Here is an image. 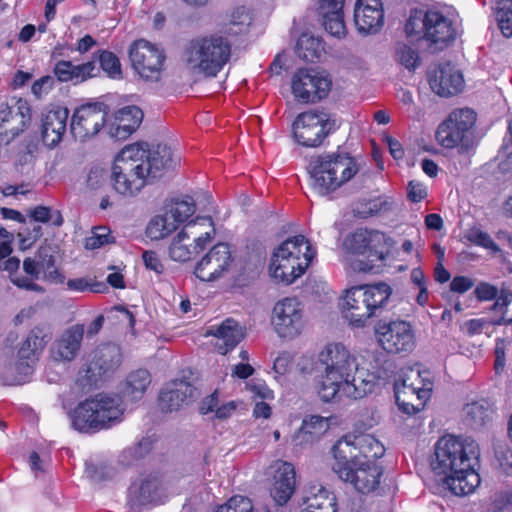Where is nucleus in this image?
I'll use <instances>...</instances> for the list:
<instances>
[{
    "instance_id": "1",
    "label": "nucleus",
    "mask_w": 512,
    "mask_h": 512,
    "mask_svg": "<svg viewBox=\"0 0 512 512\" xmlns=\"http://www.w3.org/2000/svg\"><path fill=\"white\" fill-rule=\"evenodd\" d=\"M319 362L323 371L317 393L323 402L361 399L374 390L380 378L378 371L361 368L357 356L342 343L327 344L319 353Z\"/></svg>"
},
{
    "instance_id": "2",
    "label": "nucleus",
    "mask_w": 512,
    "mask_h": 512,
    "mask_svg": "<svg viewBox=\"0 0 512 512\" xmlns=\"http://www.w3.org/2000/svg\"><path fill=\"white\" fill-rule=\"evenodd\" d=\"M179 155L166 145L150 149L147 144L125 146L115 157L111 173L114 190L123 196L137 195L148 183L173 169Z\"/></svg>"
},
{
    "instance_id": "3",
    "label": "nucleus",
    "mask_w": 512,
    "mask_h": 512,
    "mask_svg": "<svg viewBox=\"0 0 512 512\" xmlns=\"http://www.w3.org/2000/svg\"><path fill=\"white\" fill-rule=\"evenodd\" d=\"M479 456V446L474 440L446 435L435 445L432 468L436 474L443 475V482L451 492L467 495L481 482L476 471Z\"/></svg>"
},
{
    "instance_id": "4",
    "label": "nucleus",
    "mask_w": 512,
    "mask_h": 512,
    "mask_svg": "<svg viewBox=\"0 0 512 512\" xmlns=\"http://www.w3.org/2000/svg\"><path fill=\"white\" fill-rule=\"evenodd\" d=\"M232 41L219 32L190 40L183 51V61L194 74L214 78L230 61Z\"/></svg>"
},
{
    "instance_id": "5",
    "label": "nucleus",
    "mask_w": 512,
    "mask_h": 512,
    "mask_svg": "<svg viewBox=\"0 0 512 512\" xmlns=\"http://www.w3.org/2000/svg\"><path fill=\"white\" fill-rule=\"evenodd\" d=\"M385 282L353 286L345 291L343 315L352 327L363 328L369 320L381 313L392 295Z\"/></svg>"
},
{
    "instance_id": "6",
    "label": "nucleus",
    "mask_w": 512,
    "mask_h": 512,
    "mask_svg": "<svg viewBox=\"0 0 512 512\" xmlns=\"http://www.w3.org/2000/svg\"><path fill=\"white\" fill-rule=\"evenodd\" d=\"M316 256V250L303 236L283 241L273 252L269 266L271 277L286 285L301 277Z\"/></svg>"
},
{
    "instance_id": "7",
    "label": "nucleus",
    "mask_w": 512,
    "mask_h": 512,
    "mask_svg": "<svg viewBox=\"0 0 512 512\" xmlns=\"http://www.w3.org/2000/svg\"><path fill=\"white\" fill-rule=\"evenodd\" d=\"M124 410L119 397L99 394L79 403L70 418L73 428L79 432H97L120 423Z\"/></svg>"
},
{
    "instance_id": "8",
    "label": "nucleus",
    "mask_w": 512,
    "mask_h": 512,
    "mask_svg": "<svg viewBox=\"0 0 512 512\" xmlns=\"http://www.w3.org/2000/svg\"><path fill=\"white\" fill-rule=\"evenodd\" d=\"M312 185L320 195H327L347 183L358 173V164L347 154L331 153L311 159Z\"/></svg>"
},
{
    "instance_id": "9",
    "label": "nucleus",
    "mask_w": 512,
    "mask_h": 512,
    "mask_svg": "<svg viewBox=\"0 0 512 512\" xmlns=\"http://www.w3.org/2000/svg\"><path fill=\"white\" fill-rule=\"evenodd\" d=\"M343 246L347 252L365 258L352 263V268L359 272H370L380 267L389 252L388 238L384 233L364 228L348 235Z\"/></svg>"
},
{
    "instance_id": "10",
    "label": "nucleus",
    "mask_w": 512,
    "mask_h": 512,
    "mask_svg": "<svg viewBox=\"0 0 512 512\" xmlns=\"http://www.w3.org/2000/svg\"><path fill=\"white\" fill-rule=\"evenodd\" d=\"M214 233L211 217H197L188 222L169 247L171 259L179 262L190 260L194 254L205 248Z\"/></svg>"
},
{
    "instance_id": "11",
    "label": "nucleus",
    "mask_w": 512,
    "mask_h": 512,
    "mask_svg": "<svg viewBox=\"0 0 512 512\" xmlns=\"http://www.w3.org/2000/svg\"><path fill=\"white\" fill-rule=\"evenodd\" d=\"M53 248L46 245L41 246L33 258L28 257L23 261L25 273L31 276V279L24 277H15L12 282L20 288L32 291H43V289L34 282L42 279L54 284H63L65 276L60 272L55 264Z\"/></svg>"
},
{
    "instance_id": "12",
    "label": "nucleus",
    "mask_w": 512,
    "mask_h": 512,
    "mask_svg": "<svg viewBox=\"0 0 512 512\" xmlns=\"http://www.w3.org/2000/svg\"><path fill=\"white\" fill-rule=\"evenodd\" d=\"M335 129V120L329 114L317 110L300 113L292 125L296 142L311 148L320 146Z\"/></svg>"
},
{
    "instance_id": "13",
    "label": "nucleus",
    "mask_w": 512,
    "mask_h": 512,
    "mask_svg": "<svg viewBox=\"0 0 512 512\" xmlns=\"http://www.w3.org/2000/svg\"><path fill=\"white\" fill-rule=\"evenodd\" d=\"M129 59L136 73L146 82H159L165 71L166 54L157 44L145 39L134 41L129 48Z\"/></svg>"
},
{
    "instance_id": "14",
    "label": "nucleus",
    "mask_w": 512,
    "mask_h": 512,
    "mask_svg": "<svg viewBox=\"0 0 512 512\" xmlns=\"http://www.w3.org/2000/svg\"><path fill=\"white\" fill-rule=\"evenodd\" d=\"M332 468L341 480L362 494L376 491L383 475V468L378 462L335 461Z\"/></svg>"
},
{
    "instance_id": "15",
    "label": "nucleus",
    "mask_w": 512,
    "mask_h": 512,
    "mask_svg": "<svg viewBox=\"0 0 512 512\" xmlns=\"http://www.w3.org/2000/svg\"><path fill=\"white\" fill-rule=\"evenodd\" d=\"M332 451L335 461L377 462L385 447L371 434H348L336 442Z\"/></svg>"
},
{
    "instance_id": "16",
    "label": "nucleus",
    "mask_w": 512,
    "mask_h": 512,
    "mask_svg": "<svg viewBox=\"0 0 512 512\" xmlns=\"http://www.w3.org/2000/svg\"><path fill=\"white\" fill-rule=\"evenodd\" d=\"M332 81L321 72L313 69H298L292 76L291 89L294 97L303 103H316L325 98Z\"/></svg>"
},
{
    "instance_id": "17",
    "label": "nucleus",
    "mask_w": 512,
    "mask_h": 512,
    "mask_svg": "<svg viewBox=\"0 0 512 512\" xmlns=\"http://www.w3.org/2000/svg\"><path fill=\"white\" fill-rule=\"evenodd\" d=\"M375 334L380 346L388 353H409L415 346L412 325L404 320L379 323Z\"/></svg>"
},
{
    "instance_id": "18",
    "label": "nucleus",
    "mask_w": 512,
    "mask_h": 512,
    "mask_svg": "<svg viewBox=\"0 0 512 512\" xmlns=\"http://www.w3.org/2000/svg\"><path fill=\"white\" fill-rule=\"evenodd\" d=\"M108 115L107 105L101 102L87 103L77 107L71 117L70 129L76 139L85 141L104 127Z\"/></svg>"
},
{
    "instance_id": "19",
    "label": "nucleus",
    "mask_w": 512,
    "mask_h": 512,
    "mask_svg": "<svg viewBox=\"0 0 512 512\" xmlns=\"http://www.w3.org/2000/svg\"><path fill=\"white\" fill-rule=\"evenodd\" d=\"M271 323L279 337L299 335L303 328V307L299 300L294 297L279 300L273 307Z\"/></svg>"
},
{
    "instance_id": "20",
    "label": "nucleus",
    "mask_w": 512,
    "mask_h": 512,
    "mask_svg": "<svg viewBox=\"0 0 512 512\" xmlns=\"http://www.w3.org/2000/svg\"><path fill=\"white\" fill-rule=\"evenodd\" d=\"M476 121V114L469 108L453 111L449 117L442 122L437 131L436 139L445 148H454L463 142L468 131Z\"/></svg>"
},
{
    "instance_id": "21",
    "label": "nucleus",
    "mask_w": 512,
    "mask_h": 512,
    "mask_svg": "<svg viewBox=\"0 0 512 512\" xmlns=\"http://www.w3.org/2000/svg\"><path fill=\"white\" fill-rule=\"evenodd\" d=\"M50 339V332L45 327H34L23 341L18 351V361L15 368L21 376L12 384H20L23 377L32 373L33 366L38 360L39 353L45 348Z\"/></svg>"
},
{
    "instance_id": "22",
    "label": "nucleus",
    "mask_w": 512,
    "mask_h": 512,
    "mask_svg": "<svg viewBox=\"0 0 512 512\" xmlns=\"http://www.w3.org/2000/svg\"><path fill=\"white\" fill-rule=\"evenodd\" d=\"M85 327L74 324L64 329L49 347V358L59 364H67L75 360L82 347Z\"/></svg>"
},
{
    "instance_id": "23",
    "label": "nucleus",
    "mask_w": 512,
    "mask_h": 512,
    "mask_svg": "<svg viewBox=\"0 0 512 512\" xmlns=\"http://www.w3.org/2000/svg\"><path fill=\"white\" fill-rule=\"evenodd\" d=\"M414 375L394 385L396 403L399 409L408 415H414L424 409L426 401L430 398L433 383L426 381L422 387L415 386V383H407Z\"/></svg>"
},
{
    "instance_id": "24",
    "label": "nucleus",
    "mask_w": 512,
    "mask_h": 512,
    "mask_svg": "<svg viewBox=\"0 0 512 512\" xmlns=\"http://www.w3.org/2000/svg\"><path fill=\"white\" fill-rule=\"evenodd\" d=\"M231 262L229 246L226 243H218L197 263L194 274L201 281H215L228 271Z\"/></svg>"
},
{
    "instance_id": "25",
    "label": "nucleus",
    "mask_w": 512,
    "mask_h": 512,
    "mask_svg": "<svg viewBox=\"0 0 512 512\" xmlns=\"http://www.w3.org/2000/svg\"><path fill=\"white\" fill-rule=\"evenodd\" d=\"M431 90L442 97L459 93L464 85L461 72L450 63L440 64L427 74Z\"/></svg>"
},
{
    "instance_id": "26",
    "label": "nucleus",
    "mask_w": 512,
    "mask_h": 512,
    "mask_svg": "<svg viewBox=\"0 0 512 512\" xmlns=\"http://www.w3.org/2000/svg\"><path fill=\"white\" fill-rule=\"evenodd\" d=\"M69 110L65 107L47 108L41 115V136L44 144L55 147L62 140L67 130Z\"/></svg>"
},
{
    "instance_id": "27",
    "label": "nucleus",
    "mask_w": 512,
    "mask_h": 512,
    "mask_svg": "<svg viewBox=\"0 0 512 512\" xmlns=\"http://www.w3.org/2000/svg\"><path fill=\"white\" fill-rule=\"evenodd\" d=\"M354 21L362 34L376 33L383 26L384 10L381 0H357Z\"/></svg>"
},
{
    "instance_id": "28",
    "label": "nucleus",
    "mask_w": 512,
    "mask_h": 512,
    "mask_svg": "<svg viewBox=\"0 0 512 512\" xmlns=\"http://www.w3.org/2000/svg\"><path fill=\"white\" fill-rule=\"evenodd\" d=\"M121 362V353L118 346L106 344L97 347L91 354L87 366V374L90 381L113 372Z\"/></svg>"
},
{
    "instance_id": "29",
    "label": "nucleus",
    "mask_w": 512,
    "mask_h": 512,
    "mask_svg": "<svg viewBox=\"0 0 512 512\" xmlns=\"http://www.w3.org/2000/svg\"><path fill=\"white\" fill-rule=\"evenodd\" d=\"M196 389L189 382L174 380L165 385L159 395V406L164 412H173L188 405L195 397Z\"/></svg>"
},
{
    "instance_id": "30",
    "label": "nucleus",
    "mask_w": 512,
    "mask_h": 512,
    "mask_svg": "<svg viewBox=\"0 0 512 512\" xmlns=\"http://www.w3.org/2000/svg\"><path fill=\"white\" fill-rule=\"evenodd\" d=\"M344 3L345 0L318 1L317 11L322 26L329 35L337 39H342L347 35L343 12Z\"/></svg>"
},
{
    "instance_id": "31",
    "label": "nucleus",
    "mask_w": 512,
    "mask_h": 512,
    "mask_svg": "<svg viewBox=\"0 0 512 512\" xmlns=\"http://www.w3.org/2000/svg\"><path fill=\"white\" fill-rule=\"evenodd\" d=\"M295 469L291 463L278 462L274 472V482L270 489L271 497L282 506L288 502L295 490Z\"/></svg>"
},
{
    "instance_id": "32",
    "label": "nucleus",
    "mask_w": 512,
    "mask_h": 512,
    "mask_svg": "<svg viewBox=\"0 0 512 512\" xmlns=\"http://www.w3.org/2000/svg\"><path fill=\"white\" fill-rule=\"evenodd\" d=\"M425 39L434 44L446 46L455 39L456 31L450 18L439 10L427 11Z\"/></svg>"
},
{
    "instance_id": "33",
    "label": "nucleus",
    "mask_w": 512,
    "mask_h": 512,
    "mask_svg": "<svg viewBox=\"0 0 512 512\" xmlns=\"http://www.w3.org/2000/svg\"><path fill=\"white\" fill-rule=\"evenodd\" d=\"M143 112L137 106H126L118 110L109 124V135L118 140L128 138L139 127Z\"/></svg>"
},
{
    "instance_id": "34",
    "label": "nucleus",
    "mask_w": 512,
    "mask_h": 512,
    "mask_svg": "<svg viewBox=\"0 0 512 512\" xmlns=\"http://www.w3.org/2000/svg\"><path fill=\"white\" fill-rule=\"evenodd\" d=\"M303 504L305 507L300 512H337L334 494L319 484L305 489Z\"/></svg>"
},
{
    "instance_id": "35",
    "label": "nucleus",
    "mask_w": 512,
    "mask_h": 512,
    "mask_svg": "<svg viewBox=\"0 0 512 512\" xmlns=\"http://www.w3.org/2000/svg\"><path fill=\"white\" fill-rule=\"evenodd\" d=\"M53 71L60 82L78 83L96 76L98 69L94 60L79 65H74L71 61L59 60Z\"/></svg>"
},
{
    "instance_id": "36",
    "label": "nucleus",
    "mask_w": 512,
    "mask_h": 512,
    "mask_svg": "<svg viewBox=\"0 0 512 512\" xmlns=\"http://www.w3.org/2000/svg\"><path fill=\"white\" fill-rule=\"evenodd\" d=\"M208 334L217 338L215 345L223 355L234 349L244 337L242 327L233 319H226L216 328L212 327Z\"/></svg>"
},
{
    "instance_id": "37",
    "label": "nucleus",
    "mask_w": 512,
    "mask_h": 512,
    "mask_svg": "<svg viewBox=\"0 0 512 512\" xmlns=\"http://www.w3.org/2000/svg\"><path fill=\"white\" fill-rule=\"evenodd\" d=\"M330 427L329 418L311 415L305 418L298 432L294 435L297 445L312 443L324 435Z\"/></svg>"
},
{
    "instance_id": "38",
    "label": "nucleus",
    "mask_w": 512,
    "mask_h": 512,
    "mask_svg": "<svg viewBox=\"0 0 512 512\" xmlns=\"http://www.w3.org/2000/svg\"><path fill=\"white\" fill-rule=\"evenodd\" d=\"M151 383V377L147 370L139 369L128 375L122 387L123 398L136 401L143 397Z\"/></svg>"
},
{
    "instance_id": "39",
    "label": "nucleus",
    "mask_w": 512,
    "mask_h": 512,
    "mask_svg": "<svg viewBox=\"0 0 512 512\" xmlns=\"http://www.w3.org/2000/svg\"><path fill=\"white\" fill-rule=\"evenodd\" d=\"M323 51V42L318 37L302 34L297 41L296 54L306 62H315Z\"/></svg>"
},
{
    "instance_id": "40",
    "label": "nucleus",
    "mask_w": 512,
    "mask_h": 512,
    "mask_svg": "<svg viewBox=\"0 0 512 512\" xmlns=\"http://www.w3.org/2000/svg\"><path fill=\"white\" fill-rule=\"evenodd\" d=\"M251 24V15L245 7L236 8L230 16V20L219 32L228 39L233 36L245 33Z\"/></svg>"
},
{
    "instance_id": "41",
    "label": "nucleus",
    "mask_w": 512,
    "mask_h": 512,
    "mask_svg": "<svg viewBox=\"0 0 512 512\" xmlns=\"http://www.w3.org/2000/svg\"><path fill=\"white\" fill-rule=\"evenodd\" d=\"M159 483L156 478L145 479L140 485L133 484L129 489L132 501L138 505H145L155 499Z\"/></svg>"
},
{
    "instance_id": "42",
    "label": "nucleus",
    "mask_w": 512,
    "mask_h": 512,
    "mask_svg": "<svg viewBox=\"0 0 512 512\" xmlns=\"http://www.w3.org/2000/svg\"><path fill=\"white\" fill-rule=\"evenodd\" d=\"M176 229L175 223L165 213L164 215H157L150 220L146 228V235L151 240H160L170 235Z\"/></svg>"
},
{
    "instance_id": "43",
    "label": "nucleus",
    "mask_w": 512,
    "mask_h": 512,
    "mask_svg": "<svg viewBox=\"0 0 512 512\" xmlns=\"http://www.w3.org/2000/svg\"><path fill=\"white\" fill-rule=\"evenodd\" d=\"M4 112L15 114L16 126L13 129L23 130L26 128L32 118V110L29 103L26 100L19 99L13 106H3Z\"/></svg>"
},
{
    "instance_id": "44",
    "label": "nucleus",
    "mask_w": 512,
    "mask_h": 512,
    "mask_svg": "<svg viewBox=\"0 0 512 512\" xmlns=\"http://www.w3.org/2000/svg\"><path fill=\"white\" fill-rule=\"evenodd\" d=\"M395 59L400 65L404 66L409 71H414L421 62L418 51L405 43L397 44Z\"/></svg>"
},
{
    "instance_id": "45",
    "label": "nucleus",
    "mask_w": 512,
    "mask_h": 512,
    "mask_svg": "<svg viewBox=\"0 0 512 512\" xmlns=\"http://www.w3.org/2000/svg\"><path fill=\"white\" fill-rule=\"evenodd\" d=\"M195 212V204L193 199L187 197L186 199L176 201L167 215L170 217L175 226L178 227L181 223L185 222Z\"/></svg>"
},
{
    "instance_id": "46",
    "label": "nucleus",
    "mask_w": 512,
    "mask_h": 512,
    "mask_svg": "<svg viewBox=\"0 0 512 512\" xmlns=\"http://www.w3.org/2000/svg\"><path fill=\"white\" fill-rule=\"evenodd\" d=\"M427 11L421 10L411 11L410 16L405 25V32L409 37L425 38L427 29Z\"/></svg>"
},
{
    "instance_id": "47",
    "label": "nucleus",
    "mask_w": 512,
    "mask_h": 512,
    "mask_svg": "<svg viewBox=\"0 0 512 512\" xmlns=\"http://www.w3.org/2000/svg\"><path fill=\"white\" fill-rule=\"evenodd\" d=\"M496 18L501 33L505 37H512V0H501Z\"/></svg>"
},
{
    "instance_id": "48",
    "label": "nucleus",
    "mask_w": 512,
    "mask_h": 512,
    "mask_svg": "<svg viewBox=\"0 0 512 512\" xmlns=\"http://www.w3.org/2000/svg\"><path fill=\"white\" fill-rule=\"evenodd\" d=\"M66 287L69 291L80 293L86 291L100 293L105 290V284L96 282L94 279L89 277L69 279L66 282Z\"/></svg>"
},
{
    "instance_id": "49",
    "label": "nucleus",
    "mask_w": 512,
    "mask_h": 512,
    "mask_svg": "<svg viewBox=\"0 0 512 512\" xmlns=\"http://www.w3.org/2000/svg\"><path fill=\"white\" fill-rule=\"evenodd\" d=\"M31 218L36 222L51 223L54 226L63 224V217L58 210H52L46 206H37L30 211Z\"/></svg>"
},
{
    "instance_id": "50",
    "label": "nucleus",
    "mask_w": 512,
    "mask_h": 512,
    "mask_svg": "<svg viewBox=\"0 0 512 512\" xmlns=\"http://www.w3.org/2000/svg\"><path fill=\"white\" fill-rule=\"evenodd\" d=\"M98 60L101 68L108 74L109 77H121V64L118 57L114 53L107 50H102L99 52Z\"/></svg>"
},
{
    "instance_id": "51",
    "label": "nucleus",
    "mask_w": 512,
    "mask_h": 512,
    "mask_svg": "<svg viewBox=\"0 0 512 512\" xmlns=\"http://www.w3.org/2000/svg\"><path fill=\"white\" fill-rule=\"evenodd\" d=\"M215 512H258L252 501L244 496L236 495L231 497L228 502L218 507Z\"/></svg>"
},
{
    "instance_id": "52",
    "label": "nucleus",
    "mask_w": 512,
    "mask_h": 512,
    "mask_svg": "<svg viewBox=\"0 0 512 512\" xmlns=\"http://www.w3.org/2000/svg\"><path fill=\"white\" fill-rule=\"evenodd\" d=\"M501 319L502 318H477L468 320L465 323L467 333L469 335L480 334L491 326L501 325Z\"/></svg>"
},
{
    "instance_id": "53",
    "label": "nucleus",
    "mask_w": 512,
    "mask_h": 512,
    "mask_svg": "<svg viewBox=\"0 0 512 512\" xmlns=\"http://www.w3.org/2000/svg\"><path fill=\"white\" fill-rule=\"evenodd\" d=\"M468 239L475 245L489 249L494 253H497L500 251V248L494 242V240L491 238V236L482 230H479V229L471 230L469 232Z\"/></svg>"
},
{
    "instance_id": "54",
    "label": "nucleus",
    "mask_w": 512,
    "mask_h": 512,
    "mask_svg": "<svg viewBox=\"0 0 512 512\" xmlns=\"http://www.w3.org/2000/svg\"><path fill=\"white\" fill-rule=\"evenodd\" d=\"M511 301L512 294L502 295L500 297L498 296L491 307V310L494 312V316H492L491 318H502L501 325L512 322V318L507 319L506 317L508 305L510 304Z\"/></svg>"
},
{
    "instance_id": "55",
    "label": "nucleus",
    "mask_w": 512,
    "mask_h": 512,
    "mask_svg": "<svg viewBox=\"0 0 512 512\" xmlns=\"http://www.w3.org/2000/svg\"><path fill=\"white\" fill-rule=\"evenodd\" d=\"M109 231L106 227H96L92 231V235L85 240V247L87 249H97L104 244L109 243Z\"/></svg>"
},
{
    "instance_id": "56",
    "label": "nucleus",
    "mask_w": 512,
    "mask_h": 512,
    "mask_svg": "<svg viewBox=\"0 0 512 512\" xmlns=\"http://www.w3.org/2000/svg\"><path fill=\"white\" fill-rule=\"evenodd\" d=\"M467 415L476 425H483L490 418L491 411L478 403H472L466 407Z\"/></svg>"
},
{
    "instance_id": "57",
    "label": "nucleus",
    "mask_w": 512,
    "mask_h": 512,
    "mask_svg": "<svg viewBox=\"0 0 512 512\" xmlns=\"http://www.w3.org/2000/svg\"><path fill=\"white\" fill-rule=\"evenodd\" d=\"M142 259L146 269L151 270L156 274H162L164 272V264L162 263L159 255L155 251H144L142 254Z\"/></svg>"
},
{
    "instance_id": "58",
    "label": "nucleus",
    "mask_w": 512,
    "mask_h": 512,
    "mask_svg": "<svg viewBox=\"0 0 512 512\" xmlns=\"http://www.w3.org/2000/svg\"><path fill=\"white\" fill-rule=\"evenodd\" d=\"M474 294L479 301H490L498 297V289L487 282H480L476 286Z\"/></svg>"
},
{
    "instance_id": "59",
    "label": "nucleus",
    "mask_w": 512,
    "mask_h": 512,
    "mask_svg": "<svg viewBox=\"0 0 512 512\" xmlns=\"http://www.w3.org/2000/svg\"><path fill=\"white\" fill-rule=\"evenodd\" d=\"M54 78L52 76L46 75L36 80L32 85V93L40 98L43 94H47L54 86Z\"/></svg>"
},
{
    "instance_id": "60",
    "label": "nucleus",
    "mask_w": 512,
    "mask_h": 512,
    "mask_svg": "<svg viewBox=\"0 0 512 512\" xmlns=\"http://www.w3.org/2000/svg\"><path fill=\"white\" fill-rule=\"evenodd\" d=\"M427 196L426 187L415 180H412L408 183L407 187V197L412 202H420Z\"/></svg>"
},
{
    "instance_id": "61",
    "label": "nucleus",
    "mask_w": 512,
    "mask_h": 512,
    "mask_svg": "<svg viewBox=\"0 0 512 512\" xmlns=\"http://www.w3.org/2000/svg\"><path fill=\"white\" fill-rule=\"evenodd\" d=\"M474 286V281L466 276H456L450 282V290L463 294Z\"/></svg>"
},
{
    "instance_id": "62",
    "label": "nucleus",
    "mask_w": 512,
    "mask_h": 512,
    "mask_svg": "<svg viewBox=\"0 0 512 512\" xmlns=\"http://www.w3.org/2000/svg\"><path fill=\"white\" fill-rule=\"evenodd\" d=\"M106 171L100 167H94L90 170L87 177V184L92 189L99 188L106 180Z\"/></svg>"
},
{
    "instance_id": "63",
    "label": "nucleus",
    "mask_w": 512,
    "mask_h": 512,
    "mask_svg": "<svg viewBox=\"0 0 512 512\" xmlns=\"http://www.w3.org/2000/svg\"><path fill=\"white\" fill-rule=\"evenodd\" d=\"M249 390L254 395L263 400H270L274 398L273 391L270 390L264 383H254L249 385Z\"/></svg>"
},
{
    "instance_id": "64",
    "label": "nucleus",
    "mask_w": 512,
    "mask_h": 512,
    "mask_svg": "<svg viewBox=\"0 0 512 512\" xmlns=\"http://www.w3.org/2000/svg\"><path fill=\"white\" fill-rule=\"evenodd\" d=\"M218 403V395L217 392L215 391L202 401L200 408L201 412L203 414H207L209 412L215 411L217 409Z\"/></svg>"
}]
</instances>
